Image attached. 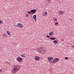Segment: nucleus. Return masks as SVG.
<instances>
[{
    "mask_svg": "<svg viewBox=\"0 0 74 74\" xmlns=\"http://www.w3.org/2000/svg\"><path fill=\"white\" fill-rule=\"evenodd\" d=\"M21 67V66L18 64L16 65L15 66H14L13 69V71L14 73H16L19 70V69Z\"/></svg>",
    "mask_w": 74,
    "mask_h": 74,
    "instance_id": "nucleus-1",
    "label": "nucleus"
},
{
    "mask_svg": "<svg viewBox=\"0 0 74 74\" xmlns=\"http://www.w3.org/2000/svg\"><path fill=\"white\" fill-rule=\"evenodd\" d=\"M39 51H40V52L41 53H43V52H46L45 50L43 49V47H40L39 48Z\"/></svg>",
    "mask_w": 74,
    "mask_h": 74,
    "instance_id": "nucleus-2",
    "label": "nucleus"
},
{
    "mask_svg": "<svg viewBox=\"0 0 74 74\" xmlns=\"http://www.w3.org/2000/svg\"><path fill=\"white\" fill-rule=\"evenodd\" d=\"M59 60V59L58 58H56L55 59H54L52 61V63H56V62H58V61Z\"/></svg>",
    "mask_w": 74,
    "mask_h": 74,
    "instance_id": "nucleus-3",
    "label": "nucleus"
},
{
    "mask_svg": "<svg viewBox=\"0 0 74 74\" xmlns=\"http://www.w3.org/2000/svg\"><path fill=\"white\" fill-rule=\"evenodd\" d=\"M16 59L18 62H21L23 60L22 58L20 57H17Z\"/></svg>",
    "mask_w": 74,
    "mask_h": 74,
    "instance_id": "nucleus-4",
    "label": "nucleus"
},
{
    "mask_svg": "<svg viewBox=\"0 0 74 74\" xmlns=\"http://www.w3.org/2000/svg\"><path fill=\"white\" fill-rule=\"evenodd\" d=\"M30 12L32 14H35V13L36 12V10L35 9L31 10L30 11Z\"/></svg>",
    "mask_w": 74,
    "mask_h": 74,
    "instance_id": "nucleus-5",
    "label": "nucleus"
},
{
    "mask_svg": "<svg viewBox=\"0 0 74 74\" xmlns=\"http://www.w3.org/2000/svg\"><path fill=\"white\" fill-rule=\"evenodd\" d=\"M35 59L36 60H38H38H40V57L38 56L35 57Z\"/></svg>",
    "mask_w": 74,
    "mask_h": 74,
    "instance_id": "nucleus-6",
    "label": "nucleus"
},
{
    "mask_svg": "<svg viewBox=\"0 0 74 74\" xmlns=\"http://www.w3.org/2000/svg\"><path fill=\"white\" fill-rule=\"evenodd\" d=\"M23 27V26L21 23H19L18 27L19 28H22Z\"/></svg>",
    "mask_w": 74,
    "mask_h": 74,
    "instance_id": "nucleus-7",
    "label": "nucleus"
},
{
    "mask_svg": "<svg viewBox=\"0 0 74 74\" xmlns=\"http://www.w3.org/2000/svg\"><path fill=\"white\" fill-rule=\"evenodd\" d=\"M33 18H34V20H35V21H36L37 20V19H36V15H34L33 16Z\"/></svg>",
    "mask_w": 74,
    "mask_h": 74,
    "instance_id": "nucleus-8",
    "label": "nucleus"
},
{
    "mask_svg": "<svg viewBox=\"0 0 74 74\" xmlns=\"http://www.w3.org/2000/svg\"><path fill=\"white\" fill-rule=\"evenodd\" d=\"M59 14L60 15H62V14H64V12L63 11H60L59 12Z\"/></svg>",
    "mask_w": 74,
    "mask_h": 74,
    "instance_id": "nucleus-9",
    "label": "nucleus"
},
{
    "mask_svg": "<svg viewBox=\"0 0 74 74\" xmlns=\"http://www.w3.org/2000/svg\"><path fill=\"white\" fill-rule=\"evenodd\" d=\"M53 42L54 44H58V42L57 40H54Z\"/></svg>",
    "mask_w": 74,
    "mask_h": 74,
    "instance_id": "nucleus-10",
    "label": "nucleus"
},
{
    "mask_svg": "<svg viewBox=\"0 0 74 74\" xmlns=\"http://www.w3.org/2000/svg\"><path fill=\"white\" fill-rule=\"evenodd\" d=\"M53 59V58L52 57H49L48 58V60H52V59Z\"/></svg>",
    "mask_w": 74,
    "mask_h": 74,
    "instance_id": "nucleus-11",
    "label": "nucleus"
},
{
    "mask_svg": "<svg viewBox=\"0 0 74 74\" xmlns=\"http://www.w3.org/2000/svg\"><path fill=\"white\" fill-rule=\"evenodd\" d=\"M49 34L50 36H52V35L53 34V32H51L49 33Z\"/></svg>",
    "mask_w": 74,
    "mask_h": 74,
    "instance_id": "nucleus-12",
    "label": "nucleus"
},
{
    "mask_svg": "<svg viewBox=\"0 0 74 74\" xmlns=\"http://www.w3.org/2000/svg\"><path fill=\"white\" fill-rule=\"evenodd\" d=\"M50 38L51 40H56V39L55 38Z\"/></svg>",
    "mask_w": 74,
    "mask_h": 74,
    "instance_id": "nucleus-13",
    "label": "nucleus"
},
{
    "mask_svg": "<svg viewBox=\"0 0 74 74\" xmlns=\"http://www.w3.org/2000/svg\"><path fill=\"white\" fill-rule=\"evenodd\" d=\"M21 57H23V58H25V57H26L25 55H24V54L21 55Z\"/></svg>",
    "mask_w": 74,
    "mask_h": 74,
    "instance_id": "nucleus-14",
    "label": "nucleus"
},
{
    "mask_svg": "<svg viewBox=\"0 0 74 74\" xmlns=\"http://www.w3.org/2000/svg\"><path fill=\"white\" fill-rule=\"evenodd\" d=\"M6 32L7 33V34H8V35H9V36H10V32H9V31H7Z\"/></svg>",
    "mask_w": 74,
    "mask_h": 74,
    "instance_id": "nucleus-15",
    "label": "nucleus"
},
{
    "mask_svg": "<svg viewBox=\"0 0 74 74\" xmlns=\"http://www.w3.org/2000/svg\"><path fill=\"white\" fill-rule=\"evenodd\" d=\"M44 14H45V16H46V15H47V12H45Z\"/></svg>",
    "mask_w": 74,
    "mask_h": 74,
    "instance_id": "nucleus-16",
    "label": "nucleus"
},
{
    "mask_svg": "<svg viewBox=\"0 0 74 74\" xmlns=\"http://www.w3.org/2000/svg\"><path fill=\"white\" fill-rule=\"evenodd\" d=\"M54 21H55L56 22H57V21H58V19L56 18L54 20Z\"/></svg>",
    "mask_w": 74,
    "mask_h": 74,
    "instance_id": "nucleus-17",
    "label": "nucleus"
},
{
    "mask_svg": "<svg viewBox=\"0 0 74 74\" xmlns=\"http://www.w3.org/2000/svg\"><path fill=\"white\" fill-rule=\"evenodd\" d=\"M26 17H28V16H29V14H27L25 15Z\"/></svg>",
    "mask_w": 74,
    "mask_h": 74,
    "instance_id": "nucleus-18",
    "label": "nucleus"
},
{
    "mask_svg": "<svg viewBox=\"0 0 74 74\" xmlns=\"http://www.w3.org/2000/svg\"><path fill=\"white\" fill-rule=\"evenodd\" d=\"M3 23V21H0V24H2Z\"/></svg>",
    "mask_w": 74,
    "mask_h": 74,
    "instance_id": "nucleus-19",
    "label": "nucleus"
},
{
    "mask_svg": "<svg viewBox=\"0 0 74 74\" xmlns=\"http://www.w3.org/2000/svg\"><path fill=\"white\" fill-rule=\"evenodd\" d=\"M16 27H19V23L16 26Z\"/></svg>",
    "mask_w": 74,
    "mask_h": 74,
    "instance_id": "nucleus-20",
    "label": "nucleus"
},
{
    "mask_svg": "<svg viewBox=\"0 0 74 74\" xmlns=\"http://www.w3.org/2000/svg\"><path fill=\"white\" fill-rule=\"evenodd\" d=\"M65 59H69V58L67 57H65Z\"/></svg>",
    "mask_w": 74,
    "mask_h": 74,
    "instance_id": "nucleus-21",
    "label": "nucleus"
},
{
    "mask_svg": "<svg viewBox=\"0 0 74 74\" xmlns=\"http://www.w3.org/2000/svg\"><path fill=\"white\" fill-rule=\"evenodd\" d=\"M55 25H58V22H56L55 23Z\"/></svg>",
    "mask_w": 74,
    "mask_h": 74,
    "instance_id": "nucleus-22",
    "label": "nucleus"
},
{
    "mask_svg": "<svg viewBox=\"0 0 74 74\" xmlns=\"http://www.w3.org/2000/svg\"><path fill=\"white\" fill-rule=\"evenodd\" d=\"M5 34H3V37H5V36H6Z\"/></svg>",
    "mask_w": 74,
    "mask_h": 74,
    "instance_id": "nucleus-23",
    "label": "nucleus"
},
{
    "mask_svg": "<svg viewBox=\"0 0 74 74\" xmlns=\"http://www.w3.org/2000/svg\"><path fill=\"white\" fill-rule=\"evenodd\" d=\"M46 37H47L48 38H50V37L48 36H47Z\"/></svg>",
    "mask_w": 74,
    "mask_h": 74,
    "instance_id": "nucleus-24",
    "label": "nucleus"
},
{
    "mask_svg": "<svg viewBox=\"0 0 74 74\" xmlns=\"http://www.w3.org/2000/svg\"><path fill=\"white\" fill-rule=\"evenodd\" d=\"M28 12L29 14H32L31 13H30V12Z\"/></svg>",
    "mask_w": 74,
    "mask_h": 74,
    "instance_id": "nucleus-25",
    "label": "nucleus"
},
{
    "mask_svg": "<svg viewBox=\"0 0 74 74\" xmlns=\"http://www.w3.org/2000/svg\"><path fill=\"white\" fill-rule=\"evenodd\" d=\"M2 70H3L2 69H0V72H1V71H2Z\"/></svg>",
    "mask_w": 74,
    "mask_h": 74,
    "instance_id": "nucleus-26",
    "label": "nucleus"
},
{
    "mask_svg": "<svg viewBox=\"0 0 74 74\" xmlns=\"http://www.w3.org/2000/svg\"><path fill=\"white\" fill-rule=\"evenodd\" d=\"M50 1H51V0H48V2H50Z\"/></svg>",
    "mask_w": 74,
    "mask_h": 74,
    "instance_id": "nucleus-27",
    "label": "nucleus"
},
{
    "mask_svg": "<svg viewBox=\"0 0 74 74\" xmlns=\"http://www.w3.org/2000/svg\"><path fill=\"white\" fill-rule=\"evenodd\" d=\"M61 41H64V40H63V39H61Z\"/></svg>",
    "mask_w": 74,
    "mask_h": 74,
    "instance_id": "nucleus-28",
    "label": "nucleus"
},
{
    "mask_svg": "<svg viewBox=\"0 0 74 74\" xmlns=\"http://www.w3.org/2000/svg\"><path fill=\"white\" fill-rule=\"evenodd\" d=\"M14 26H15V27H16V25H14Z\"/></svg>",
    "mask_w": 74,
    "mask_h": 74,
    "instance_id": "nucleus-29",
    "label": "nucleus"
},
{
    "mask_svg": "<svg viewBox=\"0 0 74 74\" xmlns=\"http://www.w3.org/2000/svg\"><path fill=\"white\" fill-rule=\"evenodd\" d=\"M53 18V20H54V18Z\"/></svg>",
    "mask_w": 74,
    "mask_h": 74,
    "instance_id": "nucleus-30",
    "label": "nucleus"
},
{
    "mask_svg": "<svg viewBox=\"0 0 74 74\" xmlns=\"http://www.w3.org/2000/svg\"><path fill=\"white\" fill-rule=\"evenodd\" d=\"M0 36H1V35H0Z\"/></svg>",
    "mask_w": 74,
    "mask_h": 74,
    "instance_id": "nucleus-31",
    "label": "nucleus"
}]
</instances>
